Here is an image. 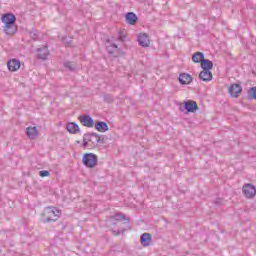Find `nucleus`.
I'll return each mask as SVG.
<instances>
[{
  "instance_id": "1",
  "label": "nucleus",
  "mask_w": 256,
  "mask_h": 256,
  "mask_svg": "<svg viewBox=\"0 0 256 256\" xmlns=\"http://www.w3.org/2000/svg\"><path fill=\"white\" fill-rule=\"evenodd\" d=\"M1 21L5 25L4 32L6 35H15V33H17V26L15 25L17 17H15V14L6 13L2 15Z\"/></svg>"
},
{
  "instance_id": "2",
  "label": "nucleus",
  "mask_w": 256,
  "mask_h": 256,
  "mask_svg": "<svg viewBox=\"0 0 256 256\" xmlns=\"http://www.w3.org/2000/svg\"><path fill=\"white\" fill-rule=\"evenodd\" d=\"M61 217V210L56 207L48 206L41 214V219L44 223H51L57 221Z\"/></svg>"
},
{
  "instance_id": "3",
  "label": "nucleus",
  "mask_w": 256,
  "mask_h": 256,
  "mask_svg": "<svg viewBox=\"0 0 256 256\" xmlns=\"http://www.w3.org/2000/svg\"><path fill=\"white\" fill-rule=\"evenodd\" d=\"M98 161L99 159L94 153H85L82 158L83 165L88 167V169H94V167H97Z\"/></svg>"
},
{
  "instance_id": "4",
  "label": "nucleus",
  "mask_w": 256,
  "mask_h": 256,
  "mask_svg": "<svg viewBox=\"0 0 256 256\" xmlns=\"http://www.w3.org/2000/svg\"><path fill=\"white\" fill-rule=\"evenodd\" d=\"M242 192L246 199H253L256 195V187L251 183L244 184L242 187Z\"/></svg>"
},
{
  "instance_id": "5",
  "label": "nucleus",
  "mask_w": 256,
  "mask_h": 256,
  "mask_svg": "<svg viewBox=\"0 0 256 256\" xmlns=\"http://www.w3.org/2000/svg\"><path fill=\"white\" fill-rule=\"evenodd\" d=\"M180 111H186V113H195L199 111V105L194 100L184 101V107H180Z\"/></svg>"
},
{
  "instance_id": "6",
  "label": "nucleus",
  "mask_w": 256,
  "mask_h": 256,
  "mask_svg": "<svg viewBox=\"0 0 256 256\" xmlns=\"http://www.w3.org/2000/svg\"><path fill=\"white\" fill-rule=\"evenodd\" d=\"M241 91H243V87L241 86V84L237 83L230 85L228 88V93L230 97H234L235 99H237V97L241 95Z\"/></svg>"
},
{
  "instance_id": "7",
  "label": "nucleus",
  "mask_w": 256,
  "mask_h": 256,
  "mask_svg": "<svg viewBox=\"0 0 256 256\" xmlns=\"http://www.w3.org/2000/svg\"><path fill=\"white\" fill-rule=\"evenodd\" d=\"M38 53L37 58L41 59V61H47V57L51 54L49 51V46L46 44L36 50Z\"/></svg>"
},
{
  "instance_id": "8",
  "label": "nucleus",
  "mask_w": 256,
  "mask_h": 256,
  "mask_svg": "<svg viewBox=\"0 0 256 256\" xmlns=\"http://www.w3.org/2000/svg\"><path fill=\"white\" fill-rule=\"evenodd\" d=\"M79 121L84 127H95V120L87 114L79 116Z\"/></svg>"
},
{
  "instance_id": "9",
  "label": "nucleus",
  "mask_w": 256,
  "mask_h": 256,
  "mask_svg": "<svg viewBox=\"0 0 256 256\" xmlns=\"http://www.w3.org/2000/svg\"><path fill=\"white\" fill-rule=\"evenodd\" d=\"M8 70L12 73L21 69V61L19 59L12 58L7 62Z\"/></svg>"
},
{
  "instance_id": "10",
  "label": "nucleus",
  "mask_w": 256,
  "mask_h": 256,
  "mask_svg": "<svg viewBox=\"0 0 256 256\" xmlns=\"http://www.w3.org/2000/svg\"><path fill=\"white\" fill-rule=\"evenodd\" d=\"M138 43L140 47H149L151 41L149 40V35L147 33L138 34Z\"/></svg>"
},
{
  "instance_id": "11",
  "label": "nucleus",
  "mask_w": 256,
  "mask_h": 256,
  "mask_svg": "<svg viewBox=\"0 0 256 256\" xmlns=\"http://www.w3.org/2000/svg\"><path fill=\"white\" fill-rule=\"evenodd\" d=\"M66 131H68V133H71V135H77V133H79L81 129L79 128V125L77 123L68 122L66 125Z\"/></svg>"
},
{
  "instance_id": "12",
  "label": "nucleus",
  "mask_w": 256,
  "mask_h": 256,
  "mask_svg": "<svg viewBox=\"0 0 256 256\" xmlns=\"http://www.w3.org/2000/svg\"><path fill=\"white\" fill-rule=\"evenodd\" d=\"M178 79L181 85H189L193 81V76L188 73H181Z\"/></svg>"
},
{
  "instance_id": "13",
  "label": "nucleus",
  "mask_w": 256,
  "mask_h": 256,
  "mask_svg": "<svg viewBox=\"0 0 256 256\" xmlns=\"http://www.w3.org/2000/svg\"><path fill=\"white\" fill-rule=\"evenodd\" d=\"M125 19L128 25H135L137 21H139V18L137 17V14H135V12H127L125 15Z\"/></svg>"
},
{
  "instance_id": "14",
  "label": "nucleus",
  "mask_w": 256,
  "mask_h": 256,
  "mask_svg": "<svg viewBox=\"0 0 256 256\" xmlns=\"http://www.w3.org/2000/svg\"><path fill=\"white\" fill-rule=\"evenodd\" d=\"M152 241H153V236L149 233L142 234L140 238V242H141V245H143V247H149Z\"/></svg>"
},
{
  "instance_id": "15",
  "label": "nucleus",
  "mask_w": 256,
  "mask_h": 256,
  "mask_svg": "<svg viewBox=\"0 0 256 256\" xmlns=\"http://www.w3.org/2000/svg\"><path fill=\"white\" fill-rule=\"evenodd\" d=\"M199 79L204 82L211 81L213 79V73L209 70H202L199 73Z\"/></svg>"
},
{
  "instance_id": "16",
  "label": "nucleus",
  "mask_w": 256,
  "mask_h": 256,
  "mask_svg": "<svg viewBox=\"0 0 256 256\" xmlns=\"http://www.w3.org/2000/svg\"><path fill=\"white\" fill-rule=\"evenodd\" d=\"M95 129L96 131H99V133H105L106 131H109V125L107 122L97 121L95 123Z\"/></svg>"
},
{
  "instance_id": "17",
  "label": "nucleus",
  "mask_w": 256,
  "mask_h": 256,
  "mask_svg": "<svg viewBox=\"0 0 256 256\" xmlns=\"http://www.w3.org/2000/svg\"><path fill=\"white\" fill-rule=\"evenodd\" d=\"M26 135L29 137V139H37L39 136V130H37V127H28L26 129Z\"/></svg>"
},
{
  "instance_id": "18",
  "label": "nucleus",
  "mask_w": 256,
  "mask_h": 256,
  "mask_svg": "<svg viewBox=\"0 0 256 256\" xmlns=\"http://www.w3.org/2000/svg\"><path fill=\"white\" fill-rule=\"evenodd\" d=\"M205 59V54L203 52H196L192 55V61L194 63H203V60Z\"/></svg>"
},
{
  "instance_id": "19",
  "label": "nucleus",
  "mask_w": 256,
  "mask_h": 256,
  "mask_svg": "<svg viewBox=\"0 0 256 256\" xmlns=\"http://www.w3.org/2000/svg\"><path fill=\"white\" fill-rule=\"evenodd\" d=\"M200 65L203 71H211L213 69V62L209 59H204Z\"/></svg>"
},
{
  "instance_id": "20",
  "label": "nucleus",
  "mask_w": 256,
  "mask_h": 256,
  "mask_svg": "<svg viewBox=\"0 0 256 256\" xmlns=\"http://www.w3.org/2000/svg\"><path fill=\"white\" fill-rule=\"evenodd\" d=\"M62 43L65 47H73V37L71 36H65L62 38Z\"/></svg>"
},
{
  "instance_id": "21",
  "label": "nucleus",
  "mask_w": 256,
  "mask_h": 256,
  "mask_svg": "<svg viewBox=\"0 0 256 256\" xmlns=\"http://www.w3.org/2000/svg\"><path fill=\"white\" fill-rule=\"evenodd\" d=\"M29 35L32 38V41H39V33L37 32V29L32 28L29 31Z\"/></svg>"
},
{
  "instance_id": "22",
  "label": "nucleus",
  "mask_w": 256,
  "mask_h": 256,
  "mask_svg": "<svg viewBox=\"0 0 256 256\" xmlns=\"http://www.w3.org/2000/svg\"><path fill=\"white\" fill-rule=\"evenodd\" d=\"M129 229H131V226L130 225H128V227L127 228H122V229H120V230H112V234L115 236V237H117V236H119V235H123L124 233H125V231H128Z\"/></svg>"
},
{
  "instance_id": "23",
  "label": "nucleus",
  "mask_w": 256,
  "mask_h": 256,
  "mask_svg": "<svg viewBox=\"0 0 256 256\" xmlns=\"http://www.w3.org/2000/svg\"><path fill=\"white\" fill-rule=\"evenodd\" d=\"M64 67L68 69V71H75V69H77V65H75L74 62H65Z\"/></svg>"
},
{
  "instance_id": "24",
  "label": "nucleus",
  "mask_w": 256,
  "mask_h": 256,
  "mask_svg": "<svg viewBox=\"0 0 256 256\" xmlns=\"http://www.w3.org/2000/svg\"><path fill=\"white\" fill-rule=\"evenodd\" d=\"M248 99H254L256 101V86L248 90Z\"/></svg>"
},
{
  "instance_id": "25",
  "label": "nucleus",
  "mask_w": 256,
  "mask_h": 256,
  "mask_svg": "<svg viewBox=\"0 0 256 256\" xmlns=\"http://www.w3.org/2000/svg\"><path fill=\"white\" fill-rule=\"evenodd\" d=\"M118 39L119 41H125V39H127V31L126 30H121L119 33H118Z\"/></svg>"
},
{
  "instance_id": "26",
  "label": "nucleus",
  "mask_w": 256,
  "mask_h": 256,
  "mask_svg": "<svg viewBox=\"0 0 256 256\" xmlns=\"http://www.w3.org/2000/svg\"><path fill=\"white\" fill-rule=\"evenodd\" d=\"M114 219L116 221H125V219H127V216L123 213H117L114 215Z\"/></svg>"
},
{
  "instance_id": "27",
  "label": "nucleus",
  "mask_w": 256,
  "mask_h": 256,
  "mask_svg": "<svg viewBox=\"0 0 256 256\" xmlns=\"http://www.w3.org/2000/svg\"><path fill=\"white\" fill-rule=\"evenodd\" d=\"M103 99L105 103H113V101H115V99L113 98V95L111 94H104Z\"/></svg>"
},
{
  "instance_id": "28",
  "label": "nucleus",
  "mask_w": 256,
  "mask_h": 256,
  "mask_svg": "<svg viewBox=\"0 0 256 256\" xmlns=\"http://www.w3.org/2000/svg\"><path fill=\"white\" fill-rule=\"evenodd\" d=\"M107 139H109L107 136L101 135L100 138L95 139V143H100V145H103V144H105Z\"/></svg>"
},
{
  "instance_id": "29",
  "label": "nucleus",
  "mask_w": 256,
  "mask_h": 256,
  "mask_svg": "<svg viewBox=\"0 0 256 256\" xmlns=\"http://www.w3.org/2000/svg\"><path fill=\"white\" fill-rule=\"evenodd\" d=\"M89 136V134H84L83 136V143L82 146L85 148H87V146L89 145V142H87V137Z\"/></svg>"
},
{
  "instance_id": "30",
  "label": "nucleus",
  "mask_w": 256,
  "mask_h": 256,
  "mask_svg": "<svg viewBox=\"0 0 256 256\" xmlns=\"http://www.w3.org/2000/svg\"><path fill=\"white\" fill-rule=\"evenodd\" d=\"M50 173L47 170L40 171V177H49Z\"/></svg>"
},
{
  "instance_id": "31",
  "label": "nucleus",
  "mask_w": 256,
  "mask_h": 256,
  "mask_svg": "<svg viewBox=\"0 0 256 256\" xmlns=\"http://www.w3.org/2000/svg\"><path fill=\"white\" fill-rule=\"evenodd\" d=\"M88 137H95V139H99L101 136L95 132H92V133H88Z\"/></svg>"
},
{
  "instance_id": "32",
  "label": "nucleus",
  "mask_w": 256,
  "mask_h": 256,
  "mask_svg": "<svg viewBox=\"0 0 256 256\" xmlns=\"http://www.w3.org/2000/svg\"><path fill=\"white\" fill-rule=\"evenodd\" d=\"M111 47H113V49H119V47L115 43L111 44Z\"/></svg>"
},
{
  "instance_id": "33",
  "label": "nucleus",
  "mask_w": 256,
  "mask_h": 256,
  "mask_svg": "<svg viewBox=\"0 0 256 256\" xmlns=\"http://www.w3.org/2000/svg\"><path fill=\"white\" fill-rule=\"evenodd\" d=\"M86 141H87V142H91V141H92V140H91V137L86 136Z\"/></svg>"
},
{
  "instance_id": "34",
  "label": "nucleus",
  "mask_w": 256,
  "mask_h": 256,
  "mask_svg": "<svg viewBox=\"0 0 256 256\" xmlns=\"http://www.w3.org/2000/svg\"><path fill=\"white\" fill-rule=\"evenodd\" d=\"M108 53H109L110 55H113V50H109V49H108Z\"/></svg>"
},
{
  "instance_id": "35",
  "label": "nucleus",
  "mask_w": 256,
  "mask_h": 256,
  "mask_svg": "<svg viewBox=\"0 0 256 256\" xmlns=\"http://www.w3.org/2000/svg\"><path fill=\"white\" fill-rule=\"evenodd\" d=\"M127 223H129V218L126 219Z\"/></svg>"
},
{
  "instance_id": "36",
  "label": "nucleus",
  "mask_w": 256,
  "mask_h": 256,
  "mask_svg": "<svg viewBox=\"0 0 256 256\" xmlns=\"http://www.w3.org/2000/svg\"><path fill=\"white\" fill-rule=\"evenodd\" d=\"M113 225H117V223L114 222Z\"/></svg>"
}]
</instances>
